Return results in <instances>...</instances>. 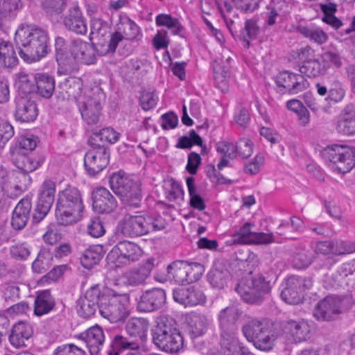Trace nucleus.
I'll return each instance as SVG.
<instances>
[{"label": "nucleus", "instance_id": "13d9d810", "mask_svg": "<svg viewBox=\"0 0 355 355\" xmlns=\"http://www.w3.org/2000/svg\"><path fill=\"white\" fill-rule=\"evenodd\" d=\"M321 59L326 71L331 67L339 69L343 65L342 58L337 51L329 50L324 51L321 54Z\"/></svg>", "mask_w": 355, "mask_h": 355}, {"label": "nucleus", "instance_id": "e433bc0d", "mask_svg": "<svg viewBox=\"0 0 355 355\" xmlns=\"http://www.w3.org/2000/svg\"><path fill=\"white\" fill-rule=\"evenodd\" d=\"M313 257L309 249L304 245L296 246L291 257V263L296 269H305L313 262Z\"/></svg>", "mask_w": 355, "mask_h": 355}, {"label": "nucleus", "instance_id": "2f4dec72", "mask_svg": "<svg viewBox=\"0 0 355 355\" xmlns=\"http://www.w3.org/2000/svg\"><path fill=\"white\" fill-rule=\"evenodd\" d=\"M211 322L203 314L193 313L187 318V331L192 338L202 336L207 331Z\"/></svg>", "mask_w": 355, "mask_h": 355}, {"label": "nucleus", "instance_id": "864d4df0", "mask_svg": "<svg viewBox=\"0 0 355 355\" xmlns=\"http://www.w3.org/2000/svg\"><path fill=\"white\" fill-rule=\"evenodd\" d=\"M183 344V337L178 330V331H174L173 335H171V337L167 340H164V343L159 348L168 353H177L182 349Z\"/></svg>", "mask_w": 355, "mask_h": 355}, {"label": "nucleus", "instance_id": "c756f323", "mask_svg": "<svg viewBox=\"0 0 355 355\" xmlns=\"http://www.w3.org/2000/svg\"><path fill=\"white\" fill-rule=\"evenodd\" d=\"M33 335L31 326L23 321L15 323L12 327L8 336L9 341L13 347L19 348L25 346V341Z\"/></svg>", "mask_w": 355, "mask_h": 355}, {"label": "nucleus", "instance_id": "58836bf2", "mask_svg": "<svg viewBox=\"0 0 355 355\" xmlns=\"http://www.w3.org/2000/svg\"><path fill=\"white\" fill-rule=\"evenodd\" d=\"M53 254L49 248H42L34 261L32 263V270L34 273L46 272L52 266Z\"/></svg>", "mask_w": 355, "mask_h": 355}, {"label": "nucleus", "instance_id": "9b49d317", "mask_svg": "<svg viewBox=\"0 0 355 355\" xmlns=\"http://www.w3.org/2000/svg\"><path fill=\"white\" fill-rule=\"evenodd\" d=\"M142 254V250L136 243L121 241L118 242L109 252L107 259L116 264H129L139 259Z\"/></svg>", "mask_w": 355, "mask_h": 355}, {"label": "nucleus", "instance_id": "c85d7f7f", "mask_svg": "<svg viewBox=\"0 0 355 355\" xmlns=\"http://www.w3.org/2000/svg\"><path fill=\"white\" fill-rule=\"evenodd\" d=\"M83 87V81L80 78L68 77L61 82L58 85V97L62 100L78 99L80 97Z\"/></svg>", "mask_w": 355, "mask_h": 355}, {"label": "nucleus", "instance_id": "6e6552de", "mask_svg": "<svg viewBox=\"0 0 355 355\" xmlns=\"http://www.w3.org/2000/svg\"><path fill=\"white\" fill-rule=\"evenodd\" d=\"M349 308V299L344 296L329 295L319 301L313 310L318 320H331Z\"/></svg>", "mask_w": 355, "mask_h": 355}, {"label": "nucleus", "instance_id": "a878e982", "mask_svg": "<svg viewBox=\"0 0 355 355\" xmlns=\"http://www.w3.org/2000/svg\"><path fill=\"white\" fill-rule=\"evenodd\" d=\"M241 311L235 306H229L221 309L218 314V331L238 330L237 322Z\"/></svg>", "mask_w": 355, "mask_h": 355}, {"label": "nucleus", "instance_id": "f03ea898", "mask_svg": "<svg viewBox=\"0 0 355 355\" xmlns=\"http://www.w3.org/2000/svg\"><path fill=\"white\" fill-rule=\"evenodd\" d=\"M241 331L248 342L265 352L272 351L277 340L282 335L281 328L265 318L249 320L243 325Z\"/></svg>", "mask_w": 355, "mask_h": 355}, {"label": "nucleus", "instance_id": "bb28decb", "mask_svg": "<svg viewBox=\"0 0 355 355\" xmlns=\"http://www.w3.org/2000/svg\"><path fill=\"white\" fill-rule=\"evenodd\" d=\"M178 330L175 320L166 317L161 318L157 322V325L153 331V343L159 347L164 343V340H167L171 337V335H173L174 331Z\"/></svg>", "mask_w": 355, "mask_h": 355}, {"label": "nucleus", "instance_id": "09e8293b", "mask_svg": "<svg viewBox=\"0 0 355 355\" xmlns=\"http://www.w3.org/2000/svg\"><path fill=\"white\" fill-rule=\"evenodd\" d=\"M300 71L310 78L318 77L327 72L322 62L318 59L304 60L302 64L300 67Z\"/></svg>", "mask_w": 355, "mask_h": 355}, {"label": "nucleus", "instance_id": "6e6d98bb", "mask_svg": "<svg viewBox=\"0 0 355 355\" xmlns=\"http://www.w3.org/2000/svg\"><path fill=\"white\" fill-rule=\"evenodd\" d=\"M324 286L327 288H338L349 284L348 279H344L338 270H330L324 275Z\"/></svg>", "mask_w": 355, "mask_h": 355}, {"label": "nucleus", "instance_id": "603ef678", "mask_svg": "<svg viewBox=\"0 0 355 355\" xmlns=\"http://www.w3.org/2000/svg\"><path fill=\"white\" fill-rule=\"evenodd\" d=\"M21 7V0H2L0 1V21L12 19Z\"/></svg>", "mask_w": 355, "mask_h": 355}, {"label": "nucleus", "instance_id": "473e14b6", "mask_svg": "<svg viewBox=\"0 0 355 355\" xmlns=\"http://www.w3.org/2000/svg\"><path fill=\"white\" fill-rule=\"evenodd\" d=\"M119 198L126 206L133 208L139 207L143 198L141 182L133 180Z\"/></svg>", "mask_w": 355, "mask_h": 355}, {"label": "nucleus", "instance_id": "8fccbe9b", "mask_svg": "<svg viewBox=\"0 0 355 355\" xmlns=\"http://www.w3.org/2000/svg\"><path fill=\"white\" fill-rule=\"evenodd\" d=\"M320 7L324 15L322 18V21L330 25L334 29H338L343 25V22L335 16L337 11L336 3L331 2L320 3Z\"/></svg>", "mask_w": 355, "mask_h": 355}, {"label": "nucleus", "instance_id": "4d7b16f0", "mask_svg": "<svg viewBox=\"0 0 355 355\" xmlns=\"http://www.w3.org/2000/svg\"><path fill=\"white\" fill-rule=\"evenodd\" d=\"M17 87L19 92L18 95L28 96L35 91V78L31 80L28 74L24 72L19 73Z\"/></svg>", "mask_w": 355, "mask_h": 355}, {"label": "nucleus", "instance_id": "f704fd0d", "mask_svg": "<svg viewBox=\"0 0 355 355\" xmlns=\"http://www.w3.org/2000/svg\"><path fill=\"white\" fill-rule=\"evenodd\" d=\"M297 30L304 37L318 44H323L328 40L327 34L321 28L313 24L298 26Z\"/></svg>", "mask_w": 355, "mask_h": 355}, {"label": "nucleus", "instance_id": "c9c22d12", "mask_svg": "<svg viewBox=\"0 0 355 355\" xmlns=\"http://www.w3.org/2000/svg\"><path fill=\"white\" fill-rule=\"evenodd\" d=\"M35 91L41 96L49 98L55 91V79L47 73H37L35 76Z\"/></svg>", "mask_w": 355, "mask_h": 355}, {"label": "nucleus", "instance_id": "f3484780", "mask_svg": "<svg viewBox=\"0 0 355 355\" xmlns=\"http://www.w3.org/2000/svg\"><path fill=\"white\" fill-rule=\"evenodd\" d=\"M38 115L35 102L28 96L17 95L15 98V117L21 123L34 121Z\"/></svg>", "mask_w": 355, "mask_h": 355}, {"label": "nucleus", "instance_id": "49530a36", "mask_svg": "<svg viewBox=\"0 0 355 355\" xmlns=\"http://www.w3.org/2000/svg\"><path fill=\"white\" fill-rule=\"evenodd\" d=\"M18 59L13 46L9 42L0 40V63L5 68L17 65Z\"/></svg>", "mask_w": 355, "mask_h": 355}, {"label": "nucleus", "instance_id": "052dcab7", "mask_svg": "<svg viewBox=\"0 0 355 355\" xmlns=\"http://www.w3.org/2000/svg\"><path fill=\"white\" fill-rule=\"evenodd\" d=\"M31 247L26 243H18L10 248L11 257L17 261H26L31 254Z\"/></svg>", "mask_w": 355, "mask_h": 355}, {"label": "nucleus", "instance_id": "dca6fc26", "mask_svg": "<svg viewBox=\"0 0 355 355\" xmlns=\"http://www.w3.org/2000/svg\"><path fill=\"white\" fill-rule=\"evenodd\" d=\"M79 111L83 119L89 125H98L101 114V103L95 97H84L81 101H77Z\"/></svg>", "mask_w": 355, "mask_h": 355}, {"label": "nucleus", "instance_id": "c03bdc74", "mask_svg": "<svg viewBox=\"0 0 355 355\" xmlns=\"http://www.w3.org/2000/svg\"><path fill=\"white\" fill-rule=\"evenodd\" d=\"M133 180L132 178L129 176L124 171H119L113 173L110 176L109 184L113 192L119 197L121 194L127 189Z\"/></svg>", "mask_w": 355, "mask_h": 355}, {"label": "nucleus", "instance_id": "680f3d73", "mask_svg": "<svg viewBox=\"0 0 355 355\" xmlns=\"http://www.w3.org/2000/svg\"><path fill=\"white\" fill-rule=\"evenodd\" d=\"M291 9L290 3L285 0H271L266 6V10H271L282 19L290 13Z\"/></svg>", "mask_w": 355, "mask_h": 355}, {"label": "nucleus", "instance_id": "b1692460", "mask_svg": "<svg viewBox=\"0 0 355 355\" xmlns=\"http://www.w3.org/2000/svg\"><path fill=\"white\" fill-rule=\"evenodd\" d=\"M12 163L19 169L26 173H32L38 168L44 162L42 155L21 154L19 153H10Z\"/></svg>", "mask_w": 355, "mask_h": 355}, {"label": "nucleus", "instance_id": "4468645a", "mask_svg": "<svg viewBox=\"0 0 355 355\" xmlns=\"http://www.w3.org/2000/svg\"><path fill=\"white\" fill-rule=\"evenodd\" d=\"M92 208L98 214H110L117 207L115 197L105 187H98L92 193Z\"/></svg>", "mask_w": 355, "mask_h": 355}, {"label": "nucleus", "instance_id": "20e7f679", "mask_svg": "<svg viewBox=\"0 0 355 355\" xmlns=\"http://www.w3.org/2000/svg\"><path fill=\"white\" fill-rule=\"evenodd\" d=\"M277 279L276 275L266 277L263 275L243 278L237 284L235 291L241 299L250 304H261L272 288Z\"/></svg>", "mask_w": 355, "mask_h": 355}, {"label": "nucleus", "instance_id": "e2e57ef3", "mask_svg": "<svg viewBox=\"0 0 355 355\" xmlns=\"http://www.w3.org/2000/svg\"><path fill=\"white\" fill-rule=\"evenodd\" d=\"M205 271L204 266L200 263L187 261V284L197 282Z\"/></svg>", "mask_w": 355, "mask_h": 355}, {"label": "nucleus", "instance_id": "72a5a7b5", "mask_svg": "<svg viewBox=\"0 0 355 355\" xmlns=\"http://www.w3.org/2000/svg\"><path fill=\"white\" fill-rule=\"evenodd\" d=\"M139 347V344L135 342L130 336L125 337L116 334L112 340L107 355H118L120 352L126 349L137 351Z\"/></svg>", "mask_w": 355, "mask_h": 355}, {"label": "nucleus", "instance_id": "a19ab883", "mask_svg": "<svg viewBox=\"0 0 355 355\" xmlns=\"http://www.w3.org/2000/svg\"><path fill=\"white\" fill-rule=\"evenodd\" d=\"M290 333L296 343L306 340L310 337L311 327L304 320H291L288 322Z\"/></svg>", "mask_w": 355, "mask_h": 355}, {"label": "nucleus", "instance_id": "f257e3e1", "mask_svg": "<svg viewBox=\"0 0 355 355\" xmlns=\"http://www.w3.org/2000/svg\"><path fill=\"white\" fill-rule=\"evenodd\" d=\"M15 42L20 57L27 62H37L48 53L46 31L33 24L20 25L15 32Z\"/></svg>", "mask_w": 355, "mask_h": 355}, {"label": "nucleus", "instance_id": "393cba45", "mask_svg": "<svg viewBox=\"0 0 355 355\" xmlns=\"http://www.w3.org/2000/svg\"><path fill=\"white\" fill-rule=\"evenodd\" d=\"M148 327V320L144 318H131L125 322L124 329L128 336L140 345L146 339Z\"/></svg>", "mask_w": 355, "mask_h": 355}, {"label": "nucleus", "instance_id": "ea45409f", "mask_svg": "<svg viewBox=\"0 0 355 355\" xmlns=\"http://www.w3.org/2000/svg\"><path fill=\"white\" fill-rule=\"evenodd\" d=\"M38 139L33 135H26L19 137L16 141L10 147V153H19L29 154L37 144Z\"/></svg>", "mask_w": 355, "mask_h": 355}, {"label": "nucleus", "instance_id": "1a4fd4ad", "mask_svg": "<svg viewBox=\"0 0 355 355\" xmlns=\"http://www.w3.org/2000/svg\"><path fill=\"white\" fill-rule=\"evenodd\" d=\"M90 148L84 157V166L87 173L94 176L101 172L110 160L109 148L102 144H88Z\"/></svg>", "mask_w": 355, "mask_h": 355}, {"label": "nucleus", "instance_id": "7c9ffc66", "mask_svg": "<svg viewBox=\"0 0 355 355\" xmlns=\"http://www.w3.org/2000/svg\"><path fill=\"white\" fill-rule=\"evenodd\" d=\"M300 281L295 276L289 277L286 282V286L281 292L282 300L290 304H297L302 302L304 297L302 289L300 288Z\"/></svg>", "mask_w": 355, "mask_h": 355}, {"label": "nucleus", "instance_id": "9d476101", "mask_svg": "<svg viewBox=\"0 0 355 355\" xmlns=\"http://www.w3.org/2000/svg\"><path fill=\"white\" fill-rule=\"evenodd\" d=\"M55 184L51 180H44L32 215L33 224L40 223L49 212L55 199Z\"/></svg>", "mask_w": 355, "mask_h": 355}, {"label": "nucleus", "instance_id": "bf43d9fd", "mask_svg": "<svg viewBox=\"0 0 355 355\" xmlns=\"http://www.w3.org/2000/svg\"><path fill=\"white\" fill-rule=\"evenodd\" d=\"M110 24L103 19L92 17L90 19V35L103 37L110 32Z\"/></svg>", "mask_w": 355, "mask_h": 355}, {"label": "nucleus", "instance_id": "5fc2aeb1", "mask_svg": "<svg viewBox=\"0 0 355 355\" xmlns=\"http://www.w3.org/2000/svg\"><path fill=\"white\" fill-rule=\"evenodd\" d=\"M194 182L195 179L193 177L187 178V185L190 196L189 205L195 209L202 211L205 209L206 205L202 198L196 193V188Z\"/></svg>", "mask_w": 355, "mask_h": 355}, {"label": "nucleus", "instance_id": "37998d69", "mask_svg": "<svg viewBox=\"0 0 355 355\" xmlns=\"http://www.w3.org/2000/svg\"><path fill=\"white\" fill-rule=\"evenodd\" d=\"M103 257V248L101 245L90 246L80 258L81 265L87 269H91L97 265Z\"/></svg>", "mask_w": 355, "mask_h": 355}, {"label": "nucleus", "instance_id": "f8f14e48", "mask_svg": "<svg viewBox=\"0 0 355 355\" xmlns=\"http://www.w3.org/2000/svg\"><path fill=\"white\" fill-rule=\"evenodd\" d=\"M101 289L98 285L89 288L83 297H80L76 304L78 315L84 318L93 316L96 310H100Z\"/></svg>", "mask_w": 355, "mask_h": 355}, {"label": "nucleus", "instance_id": "a211bd4d", "mask_svg": "<svg viewBox=\"0 0 355 355\" xmlns=\"http://www.w3.org/2000/svg\"><path fill=\"white\" fill-rule=\"evenodd\" d=\"M63 25L69 31L85 35L87 33L86 19L78 5L71 6L63 17Z\"/></svg>", "mask_w": 355, "mask_h": 355}, {"label": "nucleus", "instance_id": "338daca9", "mask_svg": "<svg viewBox=\"0 0 355 355\" xmlns=\"http://www.w3.org/2000/svg\"><path fill=\"white\" fill-rule=\"evenodd\" d=\"M158 96L154 92L143 91L139 98V103L144 110L153 108L157 103Z\"/></svg>", "mask_w": 355, "mask_h": 355}, {"label": "nucleus", "instance_id": "7ed1b4c3", "mask_svg": "<svg viewBox=\"0 0 355 355\" xmlns=\"http://www.w3.org/2000/svg\"><path fill=\"white\" fill-rule=\"evenodd\" d=\"M83 209L82 194L78 189L68 186L58 192L55 215L59 225L76 223L81 219Z\"/></svg>", "mask_w": 355, "mask_h": 355}, {"label": "nucleus", "instance_id": "412c9836", "mask_svg": "<svg viewBox=\"0 0 355 355\" xmlns=\"http://www.w3.org/2000/svg\"><path fill=\"white\" fill-rule=\"evenodd\" d=\"M336 128L342 135H355V105L354 104L349 103L341 110Z\"/></svg>", "mask_w": 355, "mask_h": 355}, {"label": "nucleus", "instance_id": "774afa93", "mask_svg": "<svg viewBox=\"0 0 355 355\" xmlns=\"http://www.w3.org/2000/svg\"><path fill=\"white\" fill-rule=\"evenodd\" d=\"M54 355H86V353L73 344H67L58 347Z\"/></svg>", "mask_w": 355, "mask_h": 355}, {"label": "nucleus", "instance_id": "69168bd1", "mask_svg": "<svg viewBox=\"0 0 355 355\" xmlns=\"http://www.w3.org/2000/svg\"><path fill=\"white\" fill-rule=\"evenodd\" d=\"M345 96V89L343 84L339 80L334 81L329 89L328 97L335 103L342 101Z\"/></svg>", "mask_w": 355, "mask_h": 355}, {"label": "nucleus", "instance_id": "0eeeda50", "mask_svg": "<svg viewBox=\"0 0 355 355\" xmlns=\"http://www.w3.org/2000/svg\"><path fill=\"white\" fill-rule=\"evenodd\" d=\"M99 313L111 322L125 320L129 315L127 297L105 293L101 291Z\"/></svg>", "mask_w": 355, "mask_h": 355}, {"label": "nucleus", "instance_id": "ddd939ff", "mask_svg": "<svg viewBox=\"0 0 355 355\" xmlns=\"http://www.w3.org/2000/svg\"><path fill=\"white\" fill-rule=\"evenodd\" d=\"M166 300L165 291L153 288L142 292L137 300V308L141 312H152L159 309Z\"/></svg>", "mask_w": 355, "mask_h": 355}, {"label": "nucleus", "instance_id": "cd10ccee", "mask_svg": "<svg viewBox=\"0 0 355 355\" xmlns=\"http://www.w3.org/2000/svg\"><path fill=\"white\" fill-rule=\"evenodd\" d=\"M69 51L73 58L85 64H94L96 56L89 44L81 39L72 40L69 45Z\"/></svg>", "mask_w": 355, "mask_h": 355}, {"label": "nucleus", "instance_id": "0e129e2a", "mask_svg": "<svg viewBox=\"0 0 355 355\" xmlns=\"http://www.w3.org/2000/svg\"><path fill=\"white\" fill-rule=\"evenodd\" d=\"M139 28L137 24L129 18L123 20L118 27L119 30L123 31V35L130 40L134 39L137 36Z\"/></svg>", "mask_w": 355, "mask_h": 355}, {"label": "nucleus", "instance_id": "de8ad7c7", "mask_svg": "<svg viewBox=\"0 0 355 355\" xmlns=\"http://www.w3.org/2000/svg\"><path fill=\"white\" fill-rule=\"evenodd\" d=\"M168 277L179 284H187V261L177 260L167 266Z\"/></svg>", "mask_w": 355, "mask_h": 355}, {"label": "nucleus", "instance_id": "39448f33", "mask_svg": "<svg viewBox=\"0 0 355 355\" xmlns=\"http://www.w3.org/2000/svg\"><path fill=\"white\" fill-rule=\"evenodd\" d=\"M166 225V220L161 216H130L121 224V233L125 236L137 237L164 230Z\"/></svg>", "mask_w": 355, "mask_h": 355}, {"label": "nucleus", "instance_id": "4c0bfd02", "mask_svg": "<svg viewBox=\"0 0 355 355\" xmlns=\"http://www.w3.org/2000/svg\"><path fill=\"white\" fill-rule=\"evenodd\" d=\"M55 306V300L48 290L38 293L34 302V313L41 316L50 312Z\"/></svg>", "mask_w": 355, "mask_h": 355}, {"label": "nucleus", "instance_id": "79ce46f5", "mask_svg": "<svg viewBox=\"0 0 355 355\" xmlns=\"http://www.w3.org/2000/svg\"><path fill=\"white\" fill-rule=\"evenodd\" d=\"M207 279L212 288L223 289L230 279V273L223 267L211 268L207 275Z\"/></svg>", "mask_w": 355, "mask_h": 355}, {"label": "nucleus", "instance_id": "6ab92c4d", "mask_svg": "<svg viewBox=\"0 0 355 355\" xmlns=\"http://www.w3.org/2000/svg\"><path fill=\"white\" fill-rule=\"evenodd\" d=\"M154 259H148L128 270L123 275L124 284L131 286L144 284L154 268Z\"/></svg>", "mask_w": 355, "mask_h": 355}, {"label": "nucleus", "instance_id": "5701e85b", "mask_svg": "<svg viewBox=\"0 0 355 355\" xmlns=\"http://www.w3.org/2000/svg\"><path fill=\"white\" fill-rule=\"evenodd\" d=\"M91 355H99L105 342L103 329L96 324L80 334Z\"/></svg>", "mask_w": 355, "mask_h": 355}, {"label": "nucleus", "instance_id": "4be33fe9", "mask_svg": "<svg viewBox=\"0 0 355 355\" xmlns=\"http://www.w3.org/2000/svg\"><path fill=\"white\" fill-rule=\"evenodd\" d=\"M32 209L31 200L23 198L15 206L11 217V225L15 230H21L27 225Z\"/></svg>", "mask_w": 355, "mask_h": 355}, {"label": "nucleus", "instance_id": "2eb2a0df", "mask_svg": "<svg viewBox=\"0 0 355 355\" xmlns=\"http://www.w3.org/2000/svg\"><path fill=\"white\" fill-rule=\"evenodd\" d=\"M275 83L279 87H283L285 92L290 94H297L309 85L302 75L288 71L279 72L276 77Z\"/></svg>", "mask_w": 355, "mask_h": 355}, {"label": "nucleus", "instance_id": "a18cd8bd", "mask_svg": "<svg viewBox=\"0 0 355 355\" xmlns=\"http://www.w3.org/2000/svg\"><path fill=\"white\" fill-rule=\"evenodd\" d=\"M92 134L88 139V144H101L107 141L109 144H115L119 139L121 134L111 127L101 128L99 131L92 130Z\"/></svg>", "mask_w": 355, "mask_h": 355}, {"label": "nucleus", "instance_id": "423d86ee", "mask_svg": "<svg viewBox=\"0 0 355 355\" xmlns=\"http://www.w3.org/2000/svg\"><path fill=\"white\" fill-rule=\"evenodd\" d=\"M323 156L331 168L346 173L355 166V148L346 145L332 144L324 148Z\"/></svg>", "mask_w": 355, "mask_h": 355}, {"label": "nucleus", "instance_id": "3c124183", "mask_svg": "<svg viewBox=\"0 0 355 355\" xmlns=\"http://www.w3.org/2000/svg\"><path fill=\"white\" fill-rule=\"evenodd\" d=\"M253 227H254L253 223H245L232 234V244L251 245L254 233V231L252 230Z\"/></svg>", "mask_w": 355, "mask_h": 355}, {"label": "nucleus", "instance_id": "aec40b11", "mask_svg": "<svg viewBox=\"0 0 355 355\" xmlns=\"http://www.w3.org/2000/svg\"><path fill=\"white\" fill-rule=\"evenodd\" d=\"M219 344L225 355H246L247 349L240 343L238 338V330L220 331Z\"/></svg>", "mask_w": 355, "mask_h": 355}]
</instances>
